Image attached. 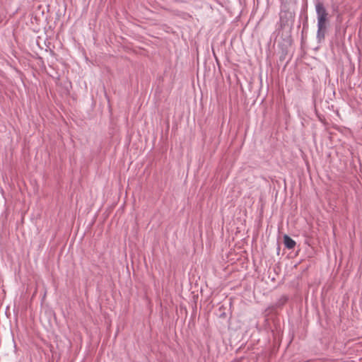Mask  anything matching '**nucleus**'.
<instances>
[{
    "mask_svg": "<svg viewBox=\"0 0 362 362\" xmlns=\"http://www.w3.org/2000/svg\"><path fill=\"white\" fill-rule=\"evenodd\" d=\"M316 12L317 15V36L320 38H323L326 28L327 13L322 3L317 4Z\"/></svg>",
    "mask_w": 362,
    "mask_h": 362,
    "instance_id": "obj_1",
    "label": "nucleus"
},
{
    "mask_svg": "<svg viewBox=\"0 0 362 362\" xmlns=\"http://www.w3.org/2000/svg\"><path fill=\"white\" fill-rule=\"evenodd\" d=\"M284 243L288 249H293L296 245V242L287 235L284 236Z\"/></svg>",
    "mask_w": 362,
    "mask_h": 362,
    "instance_id": "obj_2",
    "label": "nucleus"
}]
</instances>
